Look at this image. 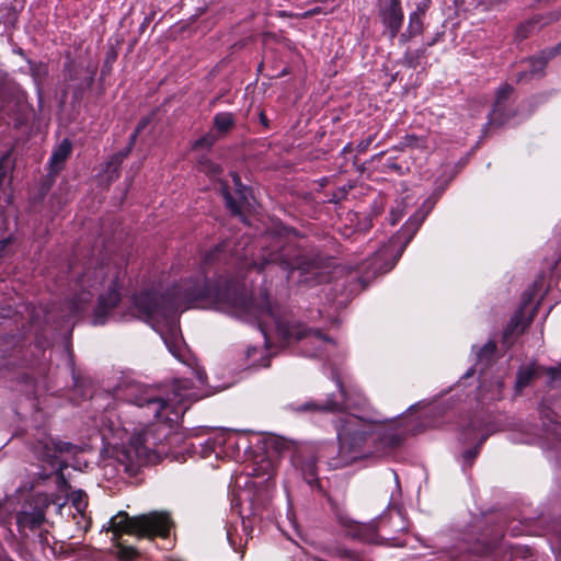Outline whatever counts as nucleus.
I'll use <instances>...</instances> for the list:
<instances>
[{"label":"nucleus","instance_id":"1","mask_svg":"<svg viewBox=\"0 0 561 561\" xmlns=\"http://www.w3.org/2000/svg\"><path fill=\"white\" fill-rule=\"evenodd\" d=\"M286 238L272 237L268 244L262 248L260 257L248 259V253L239 254L232 249V242L225 240L201 255L199 271L195 276L184 279L171 287L165 295L154 291H141L134 296L130 317L148 322L159 333L170 353L181 362H185L183 339L181 336L178 312L188 308H213L244 321L257 323L267 344L268 328L273 327L277 335L286 342L302 341L306 356L329 357L335 348V342L319 331H311L296 323L287 314H282L278 307H273L266 291L249 297L245 284L237 278L218 276L213 283L208 274H215L221 265H233L239 270L253 267L265 270L268 265H278L287 273V278L295 271L304 276L301 282L327 280L325 270L329 261L313 249L298 247L289 240L290 234L297 236L295 229H286Z\"/></svg>","mask_w":561,"mask_h":561},{"label":"nucleus","instance_id":"2","mask_svg":"<svg viewBox=\"0 0 561 561\" xmlns=\"http://www.w3.org/2000/svg\"><path fill=\"white\" fill-rule=\"evenodd\" d=\"M332 378L337 392L329 394L324 401L309 400L287 405L288 410L300 414L342 413L333 421L339 440V456L330 463L332 467H344L358 459L381 457L399 447L408 435L417 432L420 422L408 416L394 426H386L379 419L351 412L364 409L367 399L357 388H346L337 374L333 373Z\"/></svg>","mask_w":561,"mask_h":561},{"label":"nucleus","instance_id":"3","mask_svg":"<svg viewBox=\"0 0 561 561\" xmlns=\"http://www.w3.org/2000/svg\"><path fill=\"white\" fill-rule=\"evenodd\" d=\"M115 398L135 405L147 419L172 425L180 421L191 402L202 397L193 390V381L185 378L176 379L165 394L160 389L128 381L116 388Z\"/></svg>","mask_w":561,"mask_h":561},{"label":"nucleus","instance_id":"4","mask_svg":"<svg viewBox=\"0 0 561 561\" xmlns=\"http://www.w3.org/2000/svg\"><path fill=\"white\" fill-rule=\"evenodd\" d=\"M106 421H102V436L103 439H113L108 444L117 445L122 442V446L114 450L113 465L117 467V471H123L128 476H136L142 466L158 462L164 449L156 443V436L150 427L141 430L128 437L125 444L124 439L128 436V428L125 423L118 417L114 422L106 416Z\"/></svg>","mask_w":561,"mask_h":561},{"label":"nucleus","instance_id":"5","mask_svg":"<svg viewBox=\"0 0 561 561\" xmlns=\"http://www.w3.org/2000/svg\"><path fill=\"white\" fill-rule=\"evenodd\" d=\"M435 203V198H426L422 206L407 220L397 237L381 245L360 266H355V270L362 273L360 280L366 282L378 274L387 273L393 268L409 242L434 208Z\"/></svg>","mask_w":561,"mask_h":561},{"label":"nucleus","instance_id":"6","mask_svg":"<svg viewBox=\"0 0 561 561\" xmlns=\"http://www.w3.org/2000/svg\"><path fill=\"white\" fill-rule=\"evenodd\" d=\"M172 522L167 513L151 512L148 514L129 517L126 512H118L102 531H111L116 539L122 534L135 535L138 537L159 536L167 538L170 534Z\"/></svg>","mask_w":561,"mask_h":561},{"label":"nucleus","instance_id":"7","mask_svg":"<svg viewBox=\"0 0 561 561\" xmlns=\"http://www.w3.org/2000/svg\"><path fill=\"white\" fill-rule=\"evenodd\" d=\"M331 507L345 535L365 542H377L378 539L382 537L379 535V531L385 533L388 528V524H399V530L404 528L402 516L399 512L390 514L389 516H380L377 522L360 524L353 520L347 513L335 505V503L331 502Z\"/></svg>","mask_w":561,"mask_h":561},{"label":"nucleus","instance_id":"8","mask_svg":"<svg viewBox=\"0 0 561 561\" xmlns=\"http://www.w3.org/2000/svg\"><path fill=\"white\" fill-rule=\"evenodd\" d=\"M378 16L390 39L398 36L404 20L401 0H377Z\"/></svg>","mask_w":561,"mask_h":561},{"label":"nucleus","instance_id":"9","mask_svg":"<svg viewBox=\"0 0 561 561\" xmlns=\"http://www.w3.org/2000/svg\"><path fill=\"white\" fill-rule=\"evenodd\" d=\"M513 91V87L508 84H504L497 90L493 108L489 114L486 128L501 127L515 116V112L511 108L510 104Z\"/></svg>","mask_w":561,"mask_h":561},{"label":"nucleus","instance_id":"10","mask_svg":"<svg viewBox=\"0 0 561 561\" xmlns=\"http://www.w3.org/2000/svg\"><path fill=\"white\" fill-rule=\"evenodd\" d=\"M121 300L117 280L111 282L106 293L100 295L98 305L93 312L92 324L104 325L110 319L115 318L114 308Z\"/></svg>","mask_w":561,"mask_h":561},{"label":"nucleus","instance_id":"11","mask_svg":"<svg viewBox=\"0 0 561 561\" xmlns=\"http://www.w3.org/2000/svg\"><path fill=\"white\" fill-rule=\"evenodd\" d=\"M35 449L41 454L43 460L51 466L64 463L61 457L66 454L73 455L77 453L78 447L68 442L56 440L51 437L38 440Z\"/></svg>","mask_w":561,"mask_h":561},{"label":"nucleus","instance_id":"12","mask_svg":"<svg viewBox=\"0 0 561 561\" xmlns=\"http://www.w3.org/2000/svg\"><path fill=\"white\" fill-rule=\"evenodd\" d=\"M232 182L236 188V196L231 195L227 185L222 186V195L231 213L233 215H241L243 209L251 206L252 192L250 187L242 184L237 173H232Z\"/></svg>","mask_w":561,"mask_h":561},{"label":"nucleus","instance_id":"13","mask_svg":"<svg viewBox=\"0 0 561 561\" xmlns=\"http://www.w3.org/2000/svg\"><path fill=\"white\" fill-rule=\"evenodd\" d=\"M561 51V43L557 46L541 51V55L538 57L529 58L526 61L527 68L519 71L516 75L517 82L528 81L533 78H539L543 75V70L547 66L549 59L556 57Z\"/></svg>","mask_w":561,"mask_h":561},{"label":"nucleus","instance_id":"14","mask_svg":"<svg viewBox=\"0 0 561 561\" xmlns=\"http://www.w3.org/2000/svg\"><path fill=\"white\" fill-rule=\"evenodd\" d=\"M295 468L311 488H319L317 458L312 454L297 453L293 458Z\"/></svg>","mask_w":561,"mask_h":561},{"label":"nucleus","instance_id":"15","mask_svg":"<svg viewBox=\"0 0 561 561\" xmlns=\"http://www.w3.org/2000/svg\"><path fill=\"white\" fill-rule=\"evenodd\" d=\"M92 294L89 290H81L76 294L75 297L67 302V311H62V320L66 322H72L85 312L88 305L91 302Z\"/></svg>","mask_w":561,"mask_h":561},{"label":"nucleus","instance_id":"16","mask_svg":"<svg viewBox=\"0 0 561 561\" xmlns=\"http://www.w3.org/2000/svg\"><path fill=\"white\" fill-rule=\"evenodd\" d=\"M45 520V514L42 510L34 508L31 512L21 511L16 514V524L19 531L27 536L26 530H35L42 526Z\"/></svg>","mask_w":561,"mask_h":561},{"label":"nucleus","instance_id":"17","mask_svg":"<svg viewBox=\"0 0 561 561\" xmlns=\"http://www.w3.org/2000/svg\"><path fill=\"white\" fill-rule=\"evenodd\" d=\"M72 151V144L69 139H64L51 152L49 159V173H59L66 160L69 158Z\"/></svg>","mask_w":561,"mask_h":561},{"label":"nucleus","instance_id":"18","mask_svg":"<svg viewBox=\"0 0 561 561\" xmlns=\"http://www.w3.org/2000/svg\"><path fill=\"white\" fill-rule=\"evenodd\" d=\"M496 352V343L494 341H488L482 347L476 352L477 365L486 367L494 359Z\"/></svg>","mask_w":561,"mask_h":561},{"label":"nucleus","instance_id":"19","mask_svg":"<svg viewBox=\"0 0 561 561\" xmlns=\"http://www.w3.org/2000/svg\"><path fill=\"white\" fill-rule=\"evenodd\" d=\"M275 473V463L267 458L266 456H261L259 460L255 461L254 467L252 468V474L256 477L266 476V481L270 480Z\"/></svg>","mask_w":561,"mask_h":561},{"label":"nucleus","instance_id":"20","mask_svg":"<svg viewBox=\"0 0 561 561\" xmlns=\"http://www.w3.org/2000/svg\"><path fill=\"white\" fill-rule=\"evenodd\" d=\"M234 115L229 112H220L214 116V125L218 131L226 133L233 127Z\"/></svg>","mask_w":561,"mask_h":561},{"label":"nucleus","instance_id":"21","mask_svg":"<svg viewBox=\"0 0 561 561\" xmlns=\"http://www.w3.org/2000/svg\"><path fill=\"white\" fill-rule=\"evenodd\" d=\"M536 375V367L533 365L522 367L517 373L516 388L522 390L527 387Z\"/></svg>","mask_w":561,"mask_h":561},{"label":"nucleus","instance_id":"22","mask_svg":"<svg viewBox=\"0 0 561 561\" xmlns=\"http://www.w3.org/2000/svg\"><path fill=\"white\" fill-rule=\"evenodd\" d=\"M411 202L412 198L405 196L391 209L389 220L392 226L397 225L401 220L405 213V208L411 204Z\"/></svg>","mask_w":561,"mask_h":561},{"label":"nucleus","instance_id":"23","mask_svg":"<svg viewBox=\"0 0 561 561\" xmlns=\"http://www.w3.org/2000/svg\"><path fill=\"white\" fill-rule=\"evenodd\" d=\"M423 16H420L416 13H410L409 23L407 27V30L410 31V34L417 36L423 33Z\"/></svg>","mask_w":561,"mask_h":561},{"label":"nucleus","instance_id":"24","mask_svg":"<svg viewBox=\"0 0 561 561\" xmlns=\"http://www.w3.org/2000/svg\"><path fill=\"white\" fill-rule=\"evenodd\" d=\"M135 140H136V134H131L129 144L124 149H122L118 152L111 156L112 164L114 163L115 165H118V164L123 163V161L129 156V153L134 147Z\"/></svg>","mask_w":561,"mask_h":561},{"label":"nucleus","instance_id":"25","mask_svg":"<svg viewBox=\"0 0 561 561\" xmlns=\"http://www.w3.org/2000/svg\"><path fill=\"white\" fill-rule=\"evenodd\" d=\"M114 553L121 561H130V560L135 559L136 556L138 554L135 548L127 547L122 543H117L115 546Z\"/></svg>","mask_w":561,"mask_h":561},{"label":"nucleus","instance_id":"26","mask_svg":"<svg viewBox=\"0 0 561 561\" xmlns=\"http://www.w3.org/2000/svg\"><path fill=\"white\" fill-rule=\"evenodd\" d=\"M490 433L486 432V433H483L481 436H480V439L478 442V444L471 448V449H468L466 450L463 454H462V457L465 459L466 462H468L469 465H471V462L473 461V459L478 456L479 454V450L481 448V446L484 444V442L486 440V438L489 437Z\"/></svg>","mask_w":561,"mask_h":561},{"label":"nucleus","instance_id":"27","mask_svg":"<svg viewBox=\"0 0 561 561\" xmlns=\"http://www.w3.org/2000/svg\"><path fill=\"white\" fill-rule=\"evenodd\" d=\"M121 165L122 164H118V165H115L114 163L112 164V158H110L108 161L106 162L105 168H104V173H105L106 182L108 184L119 178Z\"/></svg>","mask_w":561,"mask_h":561},{"label":"nucleus","instance_id":"28","mask_svg":"<svg viewBox=\"0 0 561 561\" xmlns=\"http://www.w3.org/2000/svg\"><path fill=\"white\" fill-rule=\"evenodd\" d=\"M425 54V48L417 49L415 51H407L404 54L405 62L409 67L415 68L419 65V58L423 57Z\"/></svg>","mask_w":561,"mask_h":561},{"label":"nucleus","instance_id":"29","mask_svg":"<svg viewBox=\"0 0 561 561\" xmlns=\"http://www.w3.org/2000/svg\"><path fill=\"white\" fill-rule=\"evenodd\" d=\"M236 531H237V528L234 526H232V525L226 526V535H227L229 545L236 552H242L241 546L237 543V539H236V535H234Z\"/></svg>","mask_w":561,"mask_h":561},{"label":"nucleus","instance_id":"30","mask_svg":"<svg viewBox=\"0 0 561 561\" xmlns=\"http://www.w3.org/2000/svg\"><path fill=\"white\" fill-rule=\"evenodd\" d=\"M215 142V137L213 135H205L201 138H198L194 145H193V149H199V148H204V149H209Z\"/></svg>","mask_w":561,"mask_h":561},{"label":"nucleus","instance_id":"31","mask_svg":"<svg viewBox=\"0 0 561 561\" xmlns=\"http://www.w3.org/2000/svg\"><path fill=\"white\" fill-rule=\"evenodd\" d=\"M102 272H103V267H101L98 272H94V274H95V278H94L93 280H92V278H91L90 272H85V273L81 276V278L79 279V283H80L81 287H82V288H84L85 286H87V287H93V286H94V284L96 283V276H98L99 274H102Z\"/></svg>","mask_w":561,"mask_h":561},{"label":"nucleus","instance_id":"32","mask_svg":"<svg viewBox=\"0 0 561 561\" xmlns=\"http://www.w3.org/2000/svg\"><path fill=\"white\" fill-rule=\"evenodd\" d=\"M430 4H431V0H421L416 3V8L414 11H412L411 13H416L417 15L420 16H423L425 15L426 11L428 10L430 8Z\"/></svg>","mask_w":561,"mask_h":561},{"label":"nucleus","instance_id":"33","mask_svg":"<svg viewBox=\"0 0 561 561\" xmlns=\"http://www.w3.org/2000/svg\"><path fill=\"white\" fill-rule=\"evenodd\" d=\"M81 70V68L79 67H75L73 65L69 64L67 67H66V78L68 80H77L78 79V72Z\"/></svg>","mask_w":561,"mask_h":561},{"label":"nucleus","instance_id":"34","mask_svg":"<svg viewBox=\"0 0 561 561\" xmlns=\"http://www.w3.org/2000/svg\"><path fill=\"white\" fill-rule=\"evenodd\" d=\"M93 80H94V71H91L80 82V84L78 85V91L82 92L84 89L89 88L93 83Z\"/></svg>","mask_w":561,"mask_h":561},{"label":"nucleus","instance_id":"35","mask_svg":"<svg viewBox=\"0 0 561 561\" xmlns=\"http://www.w3.org/2000/svg\"><path fill=\"white\" fill-rule=\"evenodd\" d=\"M373 140H374V136H369L366 139H363L362 141H359V144L357 145V151L365 152L371 145Z\"/></svg>","mask_w":561,"mask_h":561},{"label":"nucleus","instance_id":"36","mask_svg":"<svg viewBox=\"0 0 561 561\" xmlns=\"http://www.w3.org/2000/svg\"><path fill=\"white\" fill-rule=\"evenodd\" d=\"M386 168L394 171L396 173H398L400 175L404 174V169L400 164L394 162L393 160H388L386 163Z\"/></svg>","mask_w":561,"mask_h":561},{"label":"nucleus","instance_id":"37","mask_svg":"<svg viewBox=\"0 0 561 561\" xmlns=\"http://www.w3.org/2000/svg\"><path fill=\"white\" fill-rule=\"evenodd\" d=\"M37 539H38L39 545L43 547V549L45 547H49V535H48V533H43V531L38 533L37 534Z\"/></svg>","mask_w":561,"mask_h":561},{"label":"nucleus","instance_id":"38","mask_svg":"<svg viewBox=\"0 0 561 561\" xmlns=\"http://www.w3.org/2000/svg\"><path fill=\"white\" fill-rule=\"evenodd\" d=\"M443 34H444L443 32H437L434 37H432L425 42L424 48L426 49L427 47L434 46L439 41V38L442 37Z\"/></svg>","mask_w":561,"mask_h":561},{"label":"nucleus","instance_id":"39","mask_svg":"<svg viewBox=\"0 0 561 561\" xmlns=\"http://www.w3.org/2000/svg\"><path fill=\"white\" fill-rule=\"evenodd\" d=\"M413 37H415V35L410 34V31L407 30L405 32L400 34L399 43L401 45H404V44H407Z\"/></svg>","mask_w":561,"mask_h":561},{"label":"nucleus","instance_id":"40","mask_svg":"<svg viewBox=\"0 0 561 561\" xmlns=\"http://www.w3.org/2000/svg\"><path fill=\"white\" fill-rule=\"evenodd\" d=\"M194 375H195V378L196 380L203 385L205 382V379H206V374L204 370H201V369H195L194 371Z\"/></svg>","mask_w":561,"mask_h":561},{"label":"nucleus","instance_id":"41","mask_svg":"<svg viewBox=\"0 0 561 561\" xmlns=\"http://www.w3.org/2000/svg\"><path fill=\"white\" fill-rule=\"evenodd\" d=\"M73 504H75L77 511H79V512L84 510V507L87 506V503L80 496H78L77 499L73 500Z\"/></svg>","mask_w":561,"mask_h":561},{"label":"nucleus","instance_id":"42","mask_svg":"<svg viewBox=\"0 0 561 561\" xmlns=\"http://www.w3.org/2000/svg\"><path fill=\"white\" fill-rule=\"evenodd\" d=\"M149 119L148 118H142L137 127H136V130L133 133V134H136V137L138 136V134L147 126Z\"/></svg>","mask_w":561,"mask_h":561},{"label":"nucleus","instance_id":"43","mask_svg":"<svg viewBox=\"0 0 561 561\" xmlns=\"http://www.w3.org/2000/svg\"><path fill=\"white\" fill-rule=\"evenodd\" d=\"M322 13V9L321 8H313L311 10H308L304 13V16L305 18H310V16H313L316 14H320Z\"/></svg>","mask_w":561,"mask_h":561},{"label":"nucleus","instance_id":"44","mask_svg":"<svg viewBox=\"0 0 561 561\" xmlns=\"http://www.w3.org/2000/svg\"><path fill=\"white\" fill-rule=\"evenodd\" d=\"M253 365L255 366H259V367H268L270 366V358L268 357H264L262 358L261 363H255V360H253Z\"/></svg>","mask_w":561,"mask_h":561},{"label":"nucleus","instance_id":"45","mask_svg":"<svg viewBox=\"0 0 561 561\" xmlns=\"http://www.w3.org/2000/svg\"><path fill=\"white\" fill-rule=\"evenodd\" d=\"M528 27V25H522L518 30H517V36L518 37H522V38H525L527 36L526 34V28Z\"/></svg>","mask_w":561,"mask_h":561},{"label":"nucleus","instance_id":"46","mask_svg":"<svg viewBox=\"0 0 561 561\" xmlns=\"http://www.w3.org/2000/svg\"><path fill=\"white\" fill-rule=\"evenodd\" d=\"M259 352H260V350H259L257 347H250V348H248V351H247V356H248L249 358H252V357H254V356H255V354H256V353H259Z\"/></svg>","mask_w":561,"mask_h":561},{"label":"nucleus","instance_id":"47","mask_svg":"<svg viewBox=\"0 0 561 561\" xmlns=\"http://www.w3.org/2000/svg\"><path fill=\"white\" fill-rule=\"evenodd\" d=\"M218 439H208L206 442L207 447L214 449L215 445L217 444Z\"/></svg>","mask_w":561,"mask_h":561},{"label":"nucleus","instance_id":"48","mask_svg":"<svg viewBox=\"0 0 561 561\" xmlns=\"http://www.w3.org/2000/svg\"><path fill=\"white\" fill-rule=\"evenodd\" d=\"M261 122H262L264 125H266V124H267V123H266V118H265V116H264L263 114H261Z\"/></svg>","mask_w":561,"mask_h":561},{"label":"nucleus","instance_id":"49","mask_svg":"<svg viewBox=\"0 0 561 561\" xmlns=\"http://www.w3.org/2000/svg\"><path fill=\"white\" fill-rule=\"evenodd\" d=\"M491 550H492V548L488 546V547H485V549H484V551H483V552H484V553H488V552H490Z\"/></svg>","mask_w":561,"mask_h":561},{"label":"nucleus","instance_id":"50","mask_svg":"<svg viewBox=\"0 0 561 561\" xmlns=\"http://www.w3.org/2000/svg\"><path fill=\"white\" fill-rule=\"evenodd\" d=\"M469 430L476 431V426L473 423L469 424Z\"/></svg>","mask_w":561,"mask_h":561},{"label":"nucleus","instance_id":"51","mask_svg":"<svg viewBox=\"0 0 561 561\" xmlns=\"http://www.w3.org/2000/svg\"><path fill=\"white\" fill-rule=\"evenodd\" d=\"M551 373H552V378L554 379L557 376H556V370L554 369H551Z\"/></svg>","mask_w":561,"mask_h":561},{"label":"nucleus","instance_id":"52","mask_svg":"<svg viewBox=\"0 0 561 561\" xmlns=\"http://www.w3.org/2000/svg\"><path fill=\"white\" fill-rule=\"evenodd\" d=\"M146 25H147V19H146V20H145V22L142 23L141 28H145V27H146Z\"/></svg>","mask_w":561,"mask_h":561},{"label":"nucleus","instance_id":"53","mask_svg":"<svg viewBox=\"0 0 561 561\" xmlns=\"http://www.w3.org/2000/svg\"><path fill=\"white\" fill-rule=\"evenodd\" d=\"M50 318H53V314H51V312L49 311V312H47V319H50Z\"/></svg>","mask_w":561,"mask_h":561},{"label":"nucleus","instance_id":"54","mask_svg":"<svg viewBox=\"0 0 561 561\" xmlns=\"http://www.w3.org/2000/svg\"><path fill=\"white\" fill-rule=\"evenodd\" d=\"M242 527H243V530H245L247 526H245L244 520H242Z\"/></svg>","mask_w":561,"mask_h":561},{"label":"nucleus","instance_id":"55","mask_svg":"<svg viewBox=\"0 0 561 561\" xmlns=\"http://www.w3.org/2000/svg\"><path fill=\"white\" fill-rule=\"evenodd\" d=\"M35 323V317H32V325Z\"/></svg>","mask_w":561,"mask_h":561}]
</instances>
